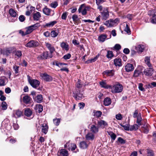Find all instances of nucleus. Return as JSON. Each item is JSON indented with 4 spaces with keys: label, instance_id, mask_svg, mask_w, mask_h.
<instances>
[{
    "label": "nucleus",
    "instance_id": "44",
    "mask_svg": "<svg viewBox=\"0 0 156 156\" xmlns=\"http://www.w3.org/2000/svg\"><path fill=\"white\" fill-rule=\"evenodd\" d=\"M143 130L144 133H147L149 131V126L144 125V126L143 127Z\"/></svg>",
    "mask_w": 156,
    "mask_h": 156
},
{
    "label": "nucleus",
    "instance_id": "17",
    "mask_svg": "<svg viewBox=\"0 0 156 156\" xmlns=\"http://www.w3.org/2000/svg\"><path fill=\"white\" fill-rule=\"evenodd\" d=\"M145 48V46L144 45L139 44L136 46L135 49L139 52H142L144 51Z\"/></svg>",
    "mask_w": 156,
    "mask_h": 156
},
{
    "label": "nucleus",
    "instance_id": "14",
    "mask_svg": "<svg viewBox=\"0 0 156 156\" xmlns=\"http://www.w3.org/2000/svg\"><path fill=\"white\" fill-rule=\"evenodd\" d=\"M90 143L88 141H83L80 143V147L82 149H85L87 148L89 145Z\"/></svg>",
    "mask_w": 156,
    "mask_h": 156
},
{
    "label": "nucleus",
    "instance_id": "29",
    "mask_svg": "<svg viewBox=\"0 0 156 156\" xmlns=\"http://www.w3.org/2000/svg\"><path fill=\"white\" fill-rule=\"evenodd\" d=\"M114 64L116 66H121V60L119 58H116L114 60Z\"/></svg>",
    "mask_w": 156,
    "mask_h": 156
},
{
    "label": "nucleus",
    "instance_id": "42",
    "mask_svg": "<svg viewBox=\"0 0 156 156\" xmlns=\"http://www.w3.org/2000/svg\"><path fill=\"white\" fill-rule=\"evenodd\" d=\"M2 109L3 110H5L7 108V105L5 101H3L1 105Z\"/></svg>",
    "mask_w": 156,
    "mask_h": 156
},
{
    "label": "nucleus",
    "instance_id": "31",
    "mask_svg": "<svg viewBox=\"0 0 156 156\" xmlns=\"http://www.w3.org/2000/svg\"><path fill=\"white\" fill-rule=\"evenodd\" d=\"M144 61L145 63L147 65L148 67H151L152 65L150 63V57H146L144 59Z\"/></svg>",
    "mask_w": 156,
    "mask_h": 156
},
{
    "label": "nucleus",
    "instance_id": "55",
    "mask_svg": "<svg viewBox=\"0 0 156 156\" xmlns=\"http://www.w3.org/2000/svg\"><path fill=\"white\" fill-rule=\"evenodd\" d=\"M115 118L118 120H121L122 119V116L121 114L119 113L115 115Z\"/></svg>",
    "mask_w": 156,
    "mask_h": 156
},
{
    "label": "nucleus",
    "instance_id": "59",
    "mask_svg": "<svg viewBox=\"0 0 156 156\" xmlns=\"http://www.w3.org/2000/svg\"><path fill=\"white\" fill-rule=\"evenodd\" d=\"M82 84L80 81L78 80L76 84V87L78 88L77 89L79 90L80 89L82 88Z\"/></svg>",
    "mask_w": 156,
    "mask_h": 156
},
{
    "label": "nucleus",
    "instance_id": "32",
    "mask_svg": "<svg viewBox=\"0 0 156 156\" xmlns=\"http://www.w3.org/2000/svg\"><path fill=\"white\" fill-rule=\"evenodd\" d=\"M111 103V100L110 98H106L105 99L104 101V104L105 106H108L110 105Z\"/></svg>",
    "mask_w": 156,
    "mask_h": 156
},
{
    "label": "nucleus",
    "instance_id": "12",
    "mask_svg": "<svg viewBox=\"0 0 156 156\" xmlns=\"http://www.w3.org/2000/svg\"><path fill=\"white\" fill-rule=\"evenodd\" d=\"M145 69L144 71V74L148 76H151L154 73V69L151 67H149Z\"/></svg>",
    "mask_w": 156,
    "mask_h": 156
},
{
    "label": "nucleus",
    "instance_id": "3",
    "mask_svg": "<svg viewBox=\"0 0 156 156\" xmlns=\"http://www.w3.org/2000/svg\"><path fill=\"white\" fill-rule=\"evenodd\" d=\"M83 90L76 89L75 91H73V97L76 99L80 100L83 97V93L82 92Z\"/></svg>",
    "mask_w": 156,
    "mask_h": 156
},
{
    "label": "nucleus",
    "instance_id": "30",
    "mask_svg": "<svg viewBox=\"0 0 156 156\" xmlns=\"http://www.w3.org/2000/svg\"><path fill=\"white\" fill-rule=\"evenodd\" d=\"M35 109L37 112L40 113L43 111V106L40 104H38L36 105Z\"/></svg>",
    "mask_w": 156,
    "mask_h": 156
},
{
    "label": "nucleus",
    "instance_id": "35",
    "mask_svg": "<svg viewBox=\"0 0 156 156\" xmlns=\"http://www.w3.org/2000/svg\"><path fill=\"white\" fill-rule=\"evenodd\" d=\"M57 23V22L56 21H53L51 22H49L46 23L45 26V27H51L53 26L55 24H56Z\"/></svg>",
    "mask_w": 156,
    "mask_h": 156
},
{
    "label": "nucleus",
    "instance_id": "19",
    "mask_svg": "<svg viewBox=\"0 0 156 156\" xmlns=\"http://www.w3.org/2000/svg\"><path fill=\"white\" fill-rule=\"evenodd\" d=\"M93 133L89 132L86 135L85 137L87 140H93L94 138V135Z\"/></svg>",
    "mask_w": 156,
    "mask_h": 156
},
{
    "label": "nucleus",
    "instance_id": "53",
    "mask_svg": "<svg viewBox=\"0 0 156 156\" xmlns=\"http://www.w3.org/2000/svg\"><path fill=\"white\" fill-rule=\"evenodd\" d=\"M142 119L141 116H137L136 122L139 126H141L142 125L141 123Z\"/></svg>",
    "mask_w": 156,
    "mask_h": 156
},
{
    "label": "nucleus",
    "instance_id": "48",
    "mask_svg": "<svg viewBox=\"0 0 156 156\" xmlns=\"http://www.w3.org/2000/svg\"><path fill=\"white\" fill-rule=\"evenodd\" d=\"M30 26L31 27V28L33 29V30H35L36 29L38 28L40 26V24L39 23H37Z\"/></svg>",
    "mask_w": 156,
    "mask_h": 156
},
{
    "label": "nucleus",
    "instance_id": "43",
    "mask_svg": "<svg viewBox=\"0 0 156 156\" xmlns=\"http://www.w3.org/2000/svg\"><path fill=\"white\" fill-rule=\"evenodd\" d=\"M41 56V59H47L48 57H50V58L52 57V56H51L50 57L48 55V52H44L43 53V55Z\"/></svg>",
    "mask_w": 156,
    "mask_h": 156
},
{
    "label": "nucleus",
    "instance_id": "56",
    "mask_svg": "<svg viewBox=\"0 0 156 156\" xmlns=\"http://www.w3.org/2000/svg\"><path fill=\"white\" fill-rule=\"evenodd\" d=\"M5 80L4 78L0 79V86H3L5 85Z\"/></svg>",
    "mask_w": 156,
    "mask_h": 156
},
{
    "label": "nucleus",
    "instance_id": "18",
    "mask_svg": "<svg viewBox=\"0 0 156 156\" xmlns=\"http://www.w3.org/2000/svg\"><path fill=\"white\" fill-rule=\"evenodd\" d=\"M125 69L126 71L129 72L133 71L134 69V67L133 64L128 63L125 66Z\"/></svg>",
    "mask_w": 156,
    "mask_h": 156
},
{
    "label": "nucleus",
    "instance_id": "47",
    "mask_svg": "<svg viewBox=\"0 0 156 156\" xmlns=\"http://www.w3.org/2000/svg\"><path fill=\"white\" fill-rule=\"evenodd\" d=\"M114 55L112 52L111 51H107V54L106 57L108 58H111L113 57Z\"/></svg>",
    "mask_w": 156,
    "mask_h": 156
},
{
    "label": "nucleus",
    "instance_id": "34",
    "mask_svg": "<svg viewBox=\"0 0 156 156\" xmlns=\"http://www.w3.org/2000/svg\"><path fill=\"white\" fill-rule=\"evenodd\" d=\"M9 13L13 17H16L17 15L16 12L13 9H10L9 10Z\"/></svg>",
    "mask_w": 156,
    "mask_h": 156
},
{
    "label": "nucleus",
    "instance_id": "46",
    "mask_svg": "<svg viewBox=\"0 0 156 156\" xmlns=\"http://www.w3.org/2000/svg\"><path fill=\"white\" fill-rule=\"evenodd\" d=\"M53 121L54 124L56 126H58L59 125V124L60 122V119H59L55 118L53 119Z\"/></svg>",
    "mask_w": 156,
    "mask_h": 156
},
{
    "label": "nucleus",
    "instance_id": "22",
    "mask_svg": "<svg viewBox=\"0 0 156 156\" xmlns=\"http://www.w3.org/2000/svg\"><path fill=\"white\" fill-rule=\"evenodd\" d=\"M68 145V149L69 150H71V151H74L75 149L76 148V145L74 144H70L68 145V143H66V145L65 146V147H67V146Z\"/></svg>",
    "mask_w": 156,
    "mask_h": 156
},
{
    "label": "nucleus",
    "instance_id": "36",
    "mask_svg": "<svg viewBox=\"0 0 156 156\" xmlns=\"http://www.w3.org/2000/svg\"><path fill=\"white\" fill-rule=\"evenodd\" d=\"M59 31L57 30H54L51 31V35L53 37H56L58 35Z\"/></svg>",
    "mask_w": 156,
    "mask_h": 156
},
{
    "label": "nucleus",
    "instance_id": "15",
    "mask_svg": "<svg viewBox=\"0 0 156 156\" xmlns=\"http://www.w3.org/2000/svg\"><path fill=\"white\" fill-rule=\"evenodd\" d=\"M97 123L98 126L99 127H101L103 128L107 126L108 125V124L106 121L101 119L98 120Z\"/></svg>",
    "mask_w": 156,
    "mask_h": 156
},
{
    "label": "nucleus",
    "instance_id": "23",
    "mask_svg": "<svg viewBox=\"0 0 156 156\" xmlns=\"http://www.w3.org/2000/svg\"><path fill=\"white\" fill-rule=\"evenodd\" d=\"M99 84L101 87L105 89H110L111 85H108L105 81H102L99 82Z\"/></svg>",
    "mask_w": 156,
    "mask_h": 156
},
{
    "label": "nucleus",
    "instance_id": "57",
    "mask_svg": "<svg viewBox=\"0 0 156 156\" xmlns=\"http://www.w3.org/2000/svg\"><path fill=\"white\" fill-rule=\"evenodd\" d=\"M71 55L69 53H68L64 55L63 58L65 60H67L69 59L71 57Z\"/></svg>",
    "mask_w": 156,
    "mask_h": 156
},
{
    "label": "nucleus",
    "instance_id": "45",
    "mask_svg": "<svg viewBox=\"0 0 156 156\" xmlns=\"http://www.w3.org/2000/svg\"><path fill=\"white\" fill-rule=\"evenodd\" d=\"M72 19L73 20V21L74 22L75 24L79 20V19L78 18L77 15H73L72 16Z\"/></svg>",
    "mask_w": 156,
    "mask_h": 156
},
{
    "label": "nucleus",
    "instance_id": "8",
    "mask_svg": "<svg viewBox=\"0 0 156 156\" xmlns=\"http://www.w3.org/2000/svg\"><path fill=\"white\" fill-rule=\"evenodd\" d=\"M39 44V43L37 41L32 40L28 42L25 45V46L29 48H34L38 46Z\"/></svg>",
    "mask_w": 156,
    "mask_h": 156
},
{
    "label": "nucleus",
    "instance_id": "10",
    "mask_svg": "<svg viewBox=\"0 0 156 156\" xmlns=\"http://www.w3.org/2000/svg\"><path fill=\"white\" fill-rule=\"evenodd\" d=\"M40 76L43 80L46 81H51L52 80V77L46 73L41 74Z\"/></svg>",
    "mask_w": 156,
    "mask_h": 156
},
{
    "label": "nucleus",
    "instance_id": "4",
    "mask_svg": "<svg viewBox=\"0 0 156 156\" xmlns=\"http://www.w3.org/2000/svg\"><path fill=\"white\" fill-rule=\"evenodd\" d=\"M15 51V48L13 47L6 48L3 50V55L8 56L14 53Z\"/></svg>",
    "mask_w": 156,
    "mask_h": 156
},
{
    "label": "nucleus",
    "instance_id": "37",
    "mask_svg": "<svg viewBox=\"0 0 156 156\" xmlns=\"http://www.w3.org/2000/svg\"><path fill=\"white\" fill-rule=\"evenodd\" d=\"M107 133L110 136L111 139L114 140L116 137V135L113 132L111 131H108Z\"/></svg>",
    "mask_w": 156,
    "mask_h": 156
},
{
    "label": "nucleus",
    "instance_id": "38",
    "mask_svg": "<svg viewBox=\"0 0 156 156\" xmlns=\"http://www.w3.org/2000/svg\"><path fill=\"white\" fill-rule=\"evenodd\" d=\"M46 45L47 48L50 50L51 54H52L55 50L53 47L51 46V45L49 43H46Z\"/></svg>",
    "mask_w": 156,
    "mask_h": 156
},
{
    "label": "nucleus",
    "instance_id": "58",
    "mask_svg": "<svg viewBox=\"0 0 156 156\" xmlns=\"http://www.w3.org/2000/svg\"><path fill=\"white\" fill-rule=\"evenodd\" d=\"M102 112L100 111H97L95 113L94 115L98 117L101 116L102 115Z\"/></svg>",
    "mask_w": 156,
    "mask_h": 156
},
{
    "label": "nucleus",
    "instance_id": "21",
    "mask_svg": "<svg viewBox=\"0 0 156 156\" xmlns=\"http://www.w3.org/2000/svg\"><path fill=\"white\" fill-rule=\"evenodd\" d=\"M60 46L63 50L68 51L69 49V45L67 43L62 42L61 43Z\"/></svg>",
    "mask_w": 156,
    "mask_h": 156
},
{
    "label": "nucleus",
    "instance_id": "6",
    "mask_svg": "<svg viewBox=\"0 0 156 156\" xmlns=\"http://www.w3.org/2000/svg\"><path fill=\"white\" fill-rule=\"evenodd\" d=\"M101 18L102 20H106L109 17V12L106 8H104V10L101 12Z\"/></svg>",
    "mask_w": 156,
    "mask_h": 156
},
{
    "label": "nucleus",
    "instance_id": "7",
    "mask_svg": "<svg viewBox=\"0 0 156 156\" xmlns=\"http://www.w3.org/2000/svg\"><path fill=\"white\" fill-rule=\"evenodd\" d=\"M148 14L150 16H152L151 22L153 23L156 24V9H153L149 11Z\"/></svg>",
    "mask_w": 156,
    "mask_h": 156
},
{
    "label": "nucleus",
    "instance_id": "62",
    "mask_svg": "<svg viewBox=\"0 0 156 156\" xmlns=\"http://www.w3.org/2000/svg\"><path fill=\"white\" fill-rule=\"evenodd\" d=\"M15 55L19 58L22 55L21 51H17L16 52Z\"/></svg>",
    "mask_w": 156,
    "mask_h": 156
},
{
    "label": "nucleus",
    "instance_id": "9",
    "mask_svg": "<svg viewBox=\"0 0 156 156\" xmlns=\"http://www.w3.org/2000/svg\"><path fill=\"white\" fill-rule=\"evenodd\" d=\"M28 81L30 85L34 88L37 87L40 84V82L36 80L29 79Z\"/></svg>",
    "mask_w": 156,
    "mask_h": 156
},
{
    "label": "nucleus",
    "instance_id": "2",
    "mask_svg": "<svg viewBox=\"0 0 156 156\" xmlns=\"http://www.w3.org/2000/svg\"><path fill=\"white\" fill-rule=\"evenodd\" d=\"M11 128V126L10 124L9 121L7 119L5 120L2 123L1 130L6 132V130H9Z\"/></svg>",
    "mask_w": 156,
    "mask_h": 156
},
{
    "label": "nucleus",
    "instance_id": "50",
    "mask_svg": "<svg viewBox=\"0 0 156 156\" xmlns=\"http://www.w3.org/2000/svg\"><path fill=\"white\" fill-rule=\"evenodd\" d=\"M99 56L98 55L96 56L95 57H94V58H92L88 60L86 62L87 63H91L92 62H93L96 61L97 59H98V57Z\"/></svg>",
    "mask_w": 156,
    "mask_h": 156
},
{
    "label": "nucleus",
    "instance_id": "49",
    "mask_svg": "<svg viewBox=\"0 0 156 156\" xmlns=\"http://www.w3.org/2000/svg\"><path fill=\"white\" fill-rule=\"evenodd\" d=\"M33 31V29L31 28V27L30 26H29L26 28V34L27 35L31 33Z\"/></svg>",
    "mask_w": 156,
    "mask_h": 156
},
{
    "label": "nucleus",
    "instance_id": "39",
    "mask_svg": "<svg viewBox=\"0 0 156 156\" xmlns=\"http://www.w3.org/2000/svg\"><path fill=\"white\" fill-rule=\"evenodd\" d=\"M35 99L36 101L38 103H41L43 100L42 96L41 94L37 95Z\"/></svg>",
    "mask_w": 156,
    "mask_h": 156
},
{
    "label": "nucleus",
    "instance_id": "51",
    "mask_svg": "<svg viewBox=\"0 0 156 156\" xmlns=\"http://www.w3.org/2000/svg\"><path fill=\"white\" fill-rule=\"evenodd\" d=\"M104 24L107 27H112L111 22L110 19L109 20L106 21L104 23Z\"/></svg>",
    "mask_w": 156,
    "mask_h": 156
},
{
    "label": "nucleus",
    "instance_id": "24",
    "mask_svg": "<svg viewBox=\"0 0 156 156\" xmlns=\"http://www.w3.org/2000/svg\"><path fill=\"white\" fill-rule=\"evenodd\" d=\"M61 156H68V152L64 149H61L58 152V155Z\"/></svg>",
    "mask_w": 156,
    "mask_h": 156
},
{
    "label": "nucleus",
    "instance_id": "16",
    "mask_svg": "<svg viewBox=\"0 0 156 156\" xmlns=\"http://www.w3.org/2000/svg\"><path fill=\"white\" fill-rule=\"evenodd\" d=\"M107 36L106 34H101L98 37V40L100 42H103L106 40L108 39L107 38Z\"/></svg>",
    "mask_w": 156,
    "mask_h": 156
},
{
    "label": "nucleus",
    "instance_id": "61",
    "mask_svg": "<svg viewBox=\"0 0 156 156\" xmlns=\"http://www.w3.org/2000/svg\"><path fill=\"white\" fill-rule=\"evenodd\" d=\"M138 88L141 91H144L145 89L143 87V84L142 83H140L138 85Z\"/></svg>",
    "mask_w": 156,
    "mask_h": 156
},
{
    "label": "nucleus",
    "instance_id": "40",
    "mask_svg": "<svg viewBox=\"0 0 156 156\" xmlns=\"http://www.w3.org/2000/svg\"><path fill=\"white\" fill-rule=\"evenodd\" d=\"M43 12L45 15H49L50 13L51 10L50 9L45 7L43 9Z\"/></svg>",
    "mask_w": 156,
    "mask_h": 156
},
{
    "label": "nucleus",
    "instance_id": "25",
    "mask_svg": "<svg viewBox=\"0 0 156 156\" xmlns=\"http://www.w3.org/2000/svg\"><path fill=\"white\" fill-rule=\"evenodd\" d=\"M22 115V113L21 111L19 110L14 111L13 113V115L16 118L20 117Z\"/></svg>",
    "mask_w": 156,
    "mask_h": 156
},
{
    "label": "nucleus",
    "instance_id": "1",
    "mask_svg": "<svg viewBox=\"0 0 156 156\" xmlns=\"http://www.w3.org/2000/svg\"><path fill=\"white\" fill-rule=\"evenodd\" d=\"M123 89L122 85L118 82H116L112 86H111L109 89L112 93H117L121 92Z\"/></svg>",
    "mask_w": 156,
    "mask_h": 156
},
{
    "label": "nucleus",
    "instance_id": "41",
    "mask_svg": "<svg viewBox=\"0 0 156 156\" xmlns=\"http://www.w3.org/2000/svg\"><path fill=\"white\" fill-rule=\"evenodd\" d=\"M124 31H126L128 34H131V31H130L129 27L128 24L126 23V27L125 28Z\"/></svg>",
    "mask_w": 156,
    "mask_h": 156
},
{
    "label": "nucleus",
    "instance_id": "33",
    "mask_svg": "<svg viewBox=\"0 0 156 156\" xmlns=\"http://www.w3.org/2000/svg\"><path fill=\"white\" fill-rule=\"evenodd\" d=\"M112 27L116 26L119 23V19L118 18H116L115 20L110 19Z\"/></svg>",
    "mask_w": 156,
    "mask_h": 156
},
{
    "label": "nucleus",
    "instance_id": "60",
    "mask_svg": "<svg viewBox=\"0 0 156 156\" xmlns=\"http://www.w3.org/2000/svg\"><path fill=\"white\" fill-rule=\"evenodd\" d=\"M13 68L16 73H18L19 68V66L16 65H14L13 66Z\"/></svg>",
    "mask_w": 156,
    "mask_h": 156
},
{
    "label": "nucleus",
    "instance_id": "54",
    "mask_svg": "<svg viewBox=\"0 0 156 156\" xmlns=\"http://www.w3.org/2000/svg\"><path fill=\"white\" fill-rule=\"evenodd\" d=\"M140 70L136 69L134 71L133 76L135 77H138L140 73Z\"/></svg>",
    "mask_w": 156,
    "mask_h": 156
},
{
    "label": "nucleus",
    "instance_id": "28",
    "mask_svg": "<svg viewBox=\"0 0 156 156\" xmlns=\"http://www.w3.org/2000/svg\"><path fill=\"white\" fill-rule=\"evenodd\" d=\"M31 98L28 95L25 96L23 98V102L26 104H29L30 103Z\"/></svg>",
    "mask_w": 156,
    "mask_h": 156
},
{
    "label": "nucleus",
    "instance_id": "26",
    "mask_svg": "<svg viewBox=\"0 0 156 156\" xmlns=\"http://www.w3.org/2000/svg\"><path fill=\"white\" fill-rule=\"evenodd\" d=\"M41 16L40 13L38 12H36L34 13L33 19L34 20L37 21L39 20Z\"/></svg>",
    "mask_w": 156,
    "mask_h": 156
},
{
    "label": "nucleus",
    "instance_id": "63",
    "mask_svg": "<svg viewBox=\"0 0 156 156\" xmlns=\"http://www.w3.org/2000/svg\"><path fill=\"white\" fill-rule=\"evenodd\" d=\"M118 141L121 144H123L125 143V141L123 139L120 137H119L118 139Z\"/></svg>",
    "mask_w": 156,
    "mask_h": 156
},
{
    "label": "nucleus",
    "instance_id": "64",
    "mask_svg": "<svg viewBox=\"0 0 156 156\" xmlns=\"http://www.w3.org/2000/svg\"><path fill=\"white\" fill-rule=\"evenodd\" d=\"M114 48L115 50H119L121 48V46L119 44H116L114 46Z\"/></svg>",
    "mask_w": 156,
    "mask_h": 156
},
{
    "label": "nucleus",
    "instance_id": "20",
    "mask_svg": "<svg viewBox=\"0 0 156 156\" xmlns=\"http://www.w3.org/2000/svg\"><path fill=\"white\" fill-rule=\"evenodd\" d=\"M115 70H107L104 71L103 73L109 76H112L114 75Z\"/></svg>",
    "mask_w": 156,
    "mask_h": 156
},
{
    "label": "nucleus",
    "instance_id": "27",
    "mask_svg": "<svg viewBox=\"0 0 156 156\" xmlns=\"http://www.w3.org/2000/svg\"><path fill=\"white\" fill-rule=\"evenodd\" d=\"M41 127H42V132L44 134H46L48 131V125L44 123L42 125Z\"/></svg>",
    "mask_w": 156,
    "mask_h": 156
},
{
    "label": "nucleus",
    "instance_id": "52",
    "mask_svg": "<svg viewBox=\"0 0 156 156\" xmlns=\"http://www.w3.org/2000/svg\"><path fill=\"white\" fill-rule=\"evenodd\" d=\"M147 156H154V152L151 150L147 149Z\"/></svg>",
    "mask_w": 156,
    "mask_h": 156
},
{
    "label": "nucleus",
    "instance_id": "5",
    "mask_svg": "<svg viewBox=\"0 0 156 156\" xmlns=\"http://www.w3.org/2000/svg\"><path fill=\"white\" fill-rule=\"evenodd\" d=\"M89 8V7L86 6L85 4H82L80 6L78 11L79 13H81L82 15H86L87 14V11Z\"/></svg>",
    "mask_w": 156,
    "mask_h": 156
},
{
    "label": "nucleus",
    "instance_id": "13",
    "mask_svg": "<svg viewBox=\"0 0 156 156\" xmlns=\"http://www.w3.org/2000/svg\"><path fill=\"white\" fill-rule=\"evenodd\" d=\"M99 127L98 126H96L94 124H91L90 126V131L93 133H97L99 131Z\"/></svg>",
    "mask_w": 156,
    "mask_h": 156
},
{
    "label": "nucleus",
    "instance_id": "11",
    "mask_svg": "<svg viewBox=\"0 0 156 156\" xmlns=\"http://www.w3.org/2000/svg\"><path fill=\"white\" fill-rule=\"evenodd\" d=\"M24 114L28 118H30V119H32L34 117V115L32 114V111L30 108H26L25 109Z\"/></svg>",
    "mask_w": 156,
    "mask_h": 156
}]
</instances>
